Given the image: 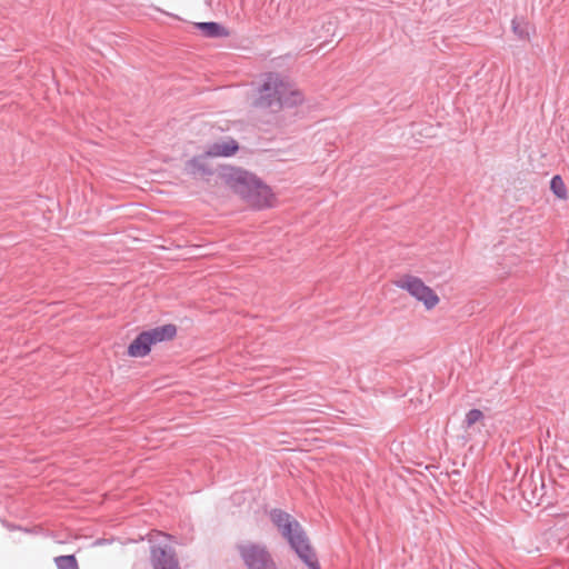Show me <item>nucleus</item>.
<instances>
[{
  "instance_id": "obj_6",
  "label": "nucleus",
  "mask_w": 569,
  "mask_h": 569,
  "mask_svg": "<svg viewBox=\"0 0 569 569\" xmlns=\"http://www.w3.org/2000/svg\"><path fill=\"white\" fill-rule=\"evenodd\" d=\"M237 549L249 569H273L272 558L263 545L242 542Z\"/></svg>"
},
{
  "instance_id": "obj_3",
  "label": "nucleus",
  "mask_w": 569,
  "mask_h": 569,
  "mask_svg": "<svg viewBox=\"0 0 569 569\" xmlns=\"http://www.w3.org/2000/svg\"><path fill=\"white\" fill-rule=\"evenodd\" d=\"M234 189L247 201L258 208L269 206L271 192L270 189L258 181L247 171L238 170L232 174Z\"/></svg>"
},
{
  "instance_id": "obj_11",
  "label": "nucleus",
  "mask_w": 569,
  "mask_h": 569,
  "mask_svg": "<svg viewBox=\"0 0 569 569\" xmlns=\"http://www.w3.org/2000/svg\"><path fill=\"white\" fill-rule=\"evenodd\" d=\"M58 569H79L78 561L73 555L58 556L54 558Z\"/></svg>"
},
{
  "instance_id": "obj_10",
  "label": "nucleus",
  "mask_w": 569,
  "mask_h": 569,
  "mask_svg": "<svg viewBox=\"0 0 569 569\" xmlns=\"http://www.w3.org/2000/svg\"><path fill=\"white\" fill-rule=\"evenodd\" d=\"M197 28L208 38H222L229 34L218 22H199Z\"/></svg>"
},
{
  "instance_id": "obj_8",
  "label": "nucleus",
  "mask_w": 569,
  "mask_h": 569,
  "mask_svg": "<svg viewBox=\"0 0 569 569\" xmlns=\"http://www.w3.org/2000/svg\"><path fill=\"white\" fill-rule=\"evenodd\" d=\"M238 149V142L232 138H228L210 144L206 154L209 157H230L234 154Z\"/></svg>"
},
{
  "instance_id": "obj_7",
  "label": "nucleus",
  "mask_w": 569,
  "mask_h": 569,
  "mask_svg": "<svg viewBox=\"0 0 569 569\" xmlns=\"http://www.w3.org/2000/svg\"><path fill=\"white\" fill-rule=\"evenodd\" d=\"M396 283L399 288L407 290L412 297L421 301L428 310L435 308L439 302V298L433 290L417 277L403 276Z\"/></svg>"
},
{
  "instance_id": "obj_15",
  "label": "nucleus",
  "mask_w": 569,
  "mask_h": 569,
  "mask_svg": "<svg viewBox=\"0 0 569 569\" xmlns=\"http://www.w3.org/2000/svg\"><path fill=\"white\" fill-rule=\"evenodd\" d=\"M335 27H336V22L330 17H328L326 19V21L322 22V29L325 31V34L319 33L318 38H322V37H327L329 34H331Z\"/></svg>"
},
{
  "instance_id": "obj_1",
  "label": "nucleus",
  "mask_w": 569,
  "mask_h": 569,
  "mask_svg": "<svg viewBox=\"0 0 569 569\" xmlns=\"http://www.w3.org/2000/svg\"><path fill=\"white\" fill-rule=\"evenodd\" d=\"M269 516L272 523L278 528L282 537L287 539L298 557L310 569H319V562L301 525L291 515L281 509H272Z\"/></svg>"
},
{
  "instance_id": "obj_4",
  "label": "nucleus",
  "mask_w": 569,
  "mask_h": 569,
  "mask_svg": "<svg viewBox=\"0 0 569 569\" xmlns=\"http://www.w3.org/2000/svg\"><path fill=\"white\" fill-rule=\"evenodd\" d=\"M176 335L177 328L174 325H163L143 331L129 345L128 355L137 358L144 357L150 352L152 345L171 340Z\"/></svg>"
},
{
  "instance_id": "obj_12",
  "label": "nucleus",
  "mask_w": 569,
  "mask_h": 569,
  "mask_svg": "<svg viewBox=\"0 0 569 569\" xmlns=\"http://www.w3.org/2000/svg\"><path fill=\"white\" fill-rule=\"evenodd\" d=\"M550 189L559 199H567V188L560 176L552 177L550 181Z\"/></svg>"
},
{
  "instance_id": "obj_14",
  "label": "nucleus",
  "mask_w": 569,
  "mask_h": 569,
  "mask_svg": "<svg viewBox=\"0 0 569 569\" xmlns=\"http://www.w3.org/2000/svg\"><path fill=\"white\" fill-rule=\"evenodd\" d=\"M483 418V413L479 409H471L467 412L465 423L467 427H471Z\"/></svg>"
},
{
  "instance_id": "obj_2",
  "label": "nucleus",
  "mask_w": 569,
  "mask_h": 569,
  "mask_svg": "<svg viewBox=\"0 0 569 569\" xmlns=\"http://www.w3.org/2000/svg\"><path fill=\"white\" fill-rule=\"evenodd\" d=\"M303 100L300 91L292 88L280 74L269 73L259 89L254 106L260 109L278 111L282 107H295Z\"/></svg>"
},
{
  "instance_id": "obj_5",
  "label": "nucleus",
  "mask_w": 569,
  "mask_h": 569,
  "mask_svg": "<svg viewBox=\"0 0 569 569\" xmlns=\"http://www.w3.org/2000/svg\"><path fill=\"white\" fill-rule=\"evenodd\" d=\"M150 563L152 569H180L179 560L169 537L157 532L149 539Z\"/></svg>"
},
{
  "instance_id": "obj_9",
  "label": "nucleus",
  "mask_w": 569,
  "mask_h": 569,
  "mask_svg": "<svg viewBox=\"0 0 569 569\" xmlns=\"http://www.w3.org/2000/svg\"><path fill=\"white\" fill-rule=\"evenodd\" d=\"M207 157L208 156L204 153L188 160L184 164V171L193 177L212 174V169L207 161Z\"/></svg>"
},
{
  "instance_id": "obj_13",
  "label": "nucleus",
  "mask_w": 569,
  "mask_h": 569,
  "mask_svg": "<svg viewBox=\"0 0 569 569\" xmlns=\"http://www.w3.org/2000/svg\"><path fill=\"white\" fill-rule=\"evenodd\" d=\"M513 32L520 39H527L529 37V26L525 20L515 18L511 22Z\"/></svg>"
}]
</instances>
